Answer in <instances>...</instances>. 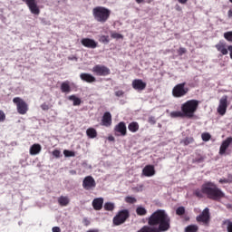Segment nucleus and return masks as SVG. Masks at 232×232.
I'll list each match as a JSON object with an SVG mask.
<instances>
[{
	"label": "nucleus",
	"instance_id": "obj_1",
	"mask_svg": "<svg viewBox=\"0 0 232 232\" xmlns=\"http://www.w3.org/2000/svg\"><path fill=\"white\" fill-rule=\"evenodd\" d=\"M193 195L197 197V198H204V195H206L209 200L216 201H218L226 197V194L222 192V189L218 188V187L211 181L205 182L201 186V188H196Z\"/></svg>",
	"mask_w": 232,
	"mask_h": 232
},
{
	"label": "nucleus",
	"instance_id": "obj_2",
	"mask_svg": "<svg viewBox=\"0 0 232 232\" xmlns=\"http://www.w3.org/2000/svg\"><path fill=\"white\" fill-rule=\"evenodd\" d=\"M198 104H200L198 100H188L181 104V111L188 119H193L198 110Z\"/></svg>",
	"mask_w": 232,
	"mask_h": 232
},
{
	"label": "nucleus",
	"instance_id": "obj_3",
	"mask_svg": "<svg viewBox=\"0 0 232 232\" xmlns=\"http://www.w3.org/2000/svg\"><path fill=\"white\" fill-rule=\"evenodd\" d=\"M92 15L97 23H106L111 15V11L104 6H96L92 9Z\"/></svg>",
	"mask_w": 232,
	"mask_h": 232
},
{
	"label": "nucleus",
	"instance_id": "obj_4",
	"mask_svg": "<svg viewBox=\"0 0 232 232\" xmlns=\"http://www.w3.org/2000/svg\"><path fill=\"white\" fill-rule=\"evenodd\" d=\"M187 93H189V88L186 87V82L178 83L172 89V95L176 99L186 97Z\"/></svg>",
	"mask_w": 232,
	"mask_h": 232
},
{
	"label": "nucleus",
	"instance_id": "obj_5",
	"mask_svg": "<svg viewBox=\"0 0 232 232\" xmlns=\"http://www.w3.org/2000/svg\"><path fill=\"white\" fill-rule=\"evenodd\" d=\"M130 218V210L122 209L118 211L116 216L112 219V224L114 226H122Z\"/></svg>",
	"mask_w": 232,
	"mask_h": 232
},
{
	"label": "nucleus",
	"instance_id": "obj_6",
	"mask_svg": "<svg viewBox=\"0 0 232 232\" xmlns=\"http://www.w3.org/2000/svg\"><path fill=\"white\" fill-rule=\"evenodd\" d=\"M14 104L16 105V110L20 115H26L28 113V103L20 97L13 99Z\"/></svg>",
	"mask_w": 232,
	"mask_h": 232
},
{
	"label": "nucleus",
	"instance_id": "obj_7",
	"mask_svg": "<svg viewBox=\"0 0 232 232\" xmlns=\"http://www.w3.org/2000/svg\"><path fill=\"white\" fill-rule=\"evenodd\" d=\"M92 73L98 77H106L111 73L110 68L102 64L94 65L92 69Z\"/></svg>",
	"mask_w": 232,
	"mask_h": 232
},
{
	"label": "nucleus",
	"instance_id": "obj_8",
	"mask_svg": "<svg viewBox=\"0 0 232 232\" xmlns=\"http://www.w3.org/2000/svg\"><path fill=\"white\" fill-rule=\"evenodd\" d=\"M82 188L86 191H92L97 188V182L92 176H86L82 180Z\"/></svg>",
	"mask_w": 232,
	"mask_h": 232
},
{
	"label": "nucleus",
	"instance_id": "obj_9",
	"mask_svg": "<svg viewBox=\"0 0 232 232\" xmlns=\"http://www.w3.org/2000/svg\"><path fill=\"white\" fill-rule=\"evenodd\" d=\"M197 222L199 224H204L205 226H208L211 220V215L209 214V208H206L202 213H200L198 216L196 218Z\"/></svg>",
	"mask_w": 232,
	"mask_h": 232
},
{
	"label": "nucleus",
	"instance_id": "obj_10",
	"mask_svg": "<svg viewBox=\"0 0 232 232\" xmlns=\"http://www.w3.org/2000/svg\"><path fill=\"white\" fill-rule=\"evenodd\" d=\"M114 135L116 137H126V135H128V129L126 128V123L124 121H121L115 125Z\"/></svg>",
	"mask_w": 232,
	"mask_h": 232
},
{
	"label": "nucleus",
	"instance_id": "obj_11",
	"mask_svg": "<svg viewBox=\"0 0 232 232\" xmlns=\"http://www.w3.org/2000/svg\"><path fill=\"white\" fill-rule=\"evenodd\" d=\"M227 95H224L219 100V104L218 106L217 111L221 116L226 115V111H227Z\"/></svg>",
	"mask_w": 232,
	"mask_h": 232
},
{
	"label": "nucleus",
	"instance_id": "obj_12",
	"mask_svg": "<svg viewBox=\"0 0 232 232\" xmlns=\"http://www.w3.org/2000/svg\"><path fill=\"white\" fill-rule=\"evenodd\" d=\"M25 5H27L31 14H34V15H39L41 14V10L39 9V6L37 5V2L35 0H22Z\"/></svg>",
	"mask_w": 232,
	"mask_h": 232
},
{
	"label": "nucleus",
	"instance_id": "obj_13",
	"mask_svg": "<svg viewBox=\"0 0 232 232\" xmlns=\"http://www.w3.org/2000/svg\"><path fill=\"white\" fill-rule=\"evenodd\" d=\"M81 44L85 48H91V50H95V48H98L99 46V43L92 38H83L81 40Z\"/></svg>",
	"mask_w": 232,
	"mask_h": 232
},
{
	"label": "nucleus",
	"instance_id": "obj_14",
	"mask_svg": "<svg viewBox=\"0 0 232 232\" xmlns=\"http://www.w3.org/2000/svg\"><path fill=\"white\" fill-rule=\"evenodd\" d=\"M146 82L140 79H135L132 81V88L137 92H143V90H146Z\"/></svg>",
	"mask_w": 232,
	"mask_h": 232
},
{
	"label": "nucleus",
	"instance_id": "obj_15",
	"mask_svg": "<svg viewBox=\"0 0 232 232\" xmlns=\"http://www.w3.org/2000/svg\"><path fill=\"white\" fill-rule=\"evenodd\" d=\"M231 144H232V137H228L225 140H223L219 148V155H226V151H227V148H229Z\"/></svg>",
	"mask_w": 232,
	"mask_h": 232
},
{
	"label": "nucleus",
	"instance_id": "obj_16",
	"mask_svg": "<svg viewBox=\"0 0 232 232\" xmlns=\"http://www.w3.org/2000/svg\"><path fill=\"white\" fill-rule=\"evenodd\" d=\"M111 113H110V111L104 112L102 118V126H105V128H110V126H111Z\"/></svg>",
	"mask_w": 232,
	"mask_h": 232
},
{
	"label": "nucleus",
	"instance_id": "obj_17",
	"mask_svg": "<svg viewBox=\"0 0 232 232\" xmlns=\"http://www.w3.org/2000/svg\"><path fill=\"white\" fill-rule=\"evenodd\" d=\"M80 79L83 81V82H88L89 84H92V82H96L97 79L95 76L88 73V72H82L80 74Z\"/></svg>",
	"mask_w": 232,
	"mask_h": 232
},
{
	"label": "nucleus",
	"instance_id": "obj_18",
	"mask_svg": "<svg viewBox=\"0 0 232 232\" xmlns=\"http://www.w3.org/2000/svg\"><path fill=\"white\" fill-rule=\"evenodd\" d=\"M216 50L221 53V55H227L229 53V50L227 49L226 43L219 42L215 45Z\"/></svg>",
	"mask_w": 232,
	"mask_h": 232
},
{
	"label": "nucleus",
	"instance_id": "obj_19",
	"mask_svg": "<svg viewBox=\"0 0 232 232\" xmlns=\"http://www.w3.org/2000/svg\"><path fill=\"white\" fill-rule=\"evenodd\" d=\"M144 177H153L155 175V167L153 165H146L142 169Z\"/></svg>",
	"mask_w": 232,
	"mask_h": 232
},
{
	"label": "nucleus",
	"instance_id": "obj_20",
	"mask_svg": "<svg viewBox=\"0 0 232 232\" xmlns=\"http://www.w3.org/2000/svg\"><path fill=\"white\" fill-rule=\"evenodd\" d=\"M102 204H104V198H96L92 200V208L95 211H101Z\"/></svg>",
	"mask_w": 232,
	"mask_h": 232
},
{
	"label": "nucleus",
	"instance_id": "obj_21",
	"mask_svg": "<svg viewBox=\"0 0 232 232\" xmlns=\"http://www.w3.org/2000/svg\"><path fill=\"white\" fill-rule=\"evenodd\" d=\"M42 150H43V147H41V144L34 143L30 147L29 153L30 155H39Z\"/></svg>",
	"mask_w": 232,
	"mask_h": 232
},
{
	"label": "nucleus",
	"instance_id": "obj_22",
	"mask_svg": "<svg viewBox=\"0 0 232 232\" xmlns=\"http://www.w3.org/2000/svg\"><path fill=\"white\" fill-rule=\"evenodd\" d=\"M61 92L63 93H70V92H72V88L70 87V82L66 81L61 84Z\"/></svg>",
	"mask_w": 232,
	"mask_h": 232
},
{
	"label": "nucleus",
	"instance_id": "obj_23",
	"mask_svg": "<svg viewBox=\"0 0 232 232\" xmlns=\"http://www.w3.org/2000/svg\"><path fill=\"white\" fill-rule=\"evenodd\" d=\"M58 204H60L62 208H64L68 206V204H70V198L66 196H61L60 198H58Z\"/></svg>",
	"mask_w": 232,
	"mask_h": 232
},
{
	"label": "nucleus",
	"instance_id": "obj_24",
	"mask_svg": "<svg viewBox=\"0 0 232 232\" xmlns=\"http://www.w3.org/2000/svg\"><path fill=\"white\" fill-rule=\"evenodd\" d=\"M139 122L132 121L128 125V130L131 131V133H137V130H139Z\"/></svg>",
	"mask_w": 232,
	"mask_h": 232
},
{
	"label": "nucleus",
	"instance_id": "obj_25",
	"mask_svg": "<svg viewBox=\"0 0 232 232\" xmlns=\"http://www.w3.org/2000/svg\"><path fill=\"white\" fill-rule=\"evenodd\" d=\"M86 135L89 137V139H95L97 137V130L89 128L86 130Z\"/></svg>",
	"mask_w": 232,
	"mask_h": 232
},
{
	"label": "nucleus",
	"instance_id": "obj_26",
	"mask_svg": "<svg viewBox=\"0 0 232 232\" xmlns=\"http://www.w3.org/2000/svg\"><path fill=\"white\" fill-rule=\"evenodd\" d=\"M170 117L172 119H177V118H182V117H186V114H184V112L181 111H171L170 112Z\"/></svg>",
	"mask_w": 232,
	"mask_h": 232
},
{
	"label": "nucleus",
	"instance_id": "obj_27",
	"mask_svg": "<svg viewBox=\"0 0 232 232\" xmlns=\"http://www.w3.org/2000/svg\"><path fill=\"white\" fill-rule=\"evenodd\" d=\"M193 142H195V139H193V137H187L180 141V144H183L184 146H188V144H193Z\"/></svg>",
	"mask_w": 232,
	"mask_h": 232
},
{
	"label": "nucleus",
	"instance_id": "obj_28",
	"mask_svg": "<svg viewBox=\"0 0 232 232\" xmlns=\"http://www.w3.org/2000/svg\"><path fill=\"white\" fill-rule=\"evenodd\" d=\"M136 213L139 217H144L145 215L148 214V210H146L144 207H138L136 208Z\"/></svg>",
	"mask_w": 232,
	"mask_h": 232
},
{
	"label": "nucleus",
	"instance_id": "obj_29",
	"mask_svg": "<svg viewBox=\"0 0 232 232\" xmlns=\"http://www.w3.org/2000/svg\"><path fill=\"white\" fill-rule=\"evenodd\" d=\"M69 101L73 102V106H81V100L77 98L75 95L69 96Z\"/></svg>",
	"mask_w": 232,
	"mask_h": 232
},
{
	"label": "nucleus",
	"instance_id": "obj_30",
	"mask_svg": "<svg viewBox=\"0 0 232 232\" xmlns=\"http://www.w3.org/2000/svg\"><path fill=\"white\" fill-rule=\"evenodd\" d=\"M198 226L197 225H189L185 228V232H198Z\"/></svg>",
	"mask_w": 232,
	"mask_h": 232
},
{
	"label": "nucleus",
	"instance_id": "obj_31",
	"mask_svg": "<svg viewBox=\"0 0 232 232\" xmlns=\"http://www.w3.org/2000/svg\"><path fill=\"white\" fill-rule=\"evenodd\" d=\"M104 209L105 211H113V209H115V204L111 202H106L104 204Z\"/></svg>",
	"mask_w": 232,
	"mask_h": 232
},
{
	"label": "nucleus",
	"instance_id": "obj_32",
	"mask_svg": "<svg viewBox=\"0 0 232 232\" xmlns=\"http://www.w3.org/2000/svg\"><path fill=\"white\" fill-rule=\"evenodd\" d=\"M201 139L204 142L211 140V134L209 132H205L201 134Z\"/></svg>",
	"mask_w": 232,
	"mask_h": 232
},
{
	"label": "nucleus",
	"instance_id": "obj_33",
	"mask_svg": "<svg viewBox=\"0 0 232 232\" xmlns=\"http://www.w3.org/2000/svg\"><path fill=\"white\" fill-rule=\"evenodd\" d=\"M223 225L227 226V232H232V222L229 219L223 221Z\"/></svg>",
	"mask_w": 232,
	"mask_h": 232
},
{
	"label": "nucleus",
	"instance_id": "obj_34",
	"mask_svg": "<svg viewBox=\"0 0 232 232\" xmlns=\"http://www.w3.org/2000/svg\"><path fill=\"white\" fill-rule=\"evenodd\" d=\"M125 202L127 204H135V202H137V198H135L134 197H131V196H127L125 198Z\"/></svg>",
	"mask_w": 232,
	"mask_h": 232
},
{
	"label": "nucleus",
	"instance_id": "obj_35",
	"mask_svg": "<svg viewBox=\"0 0 232 232\" xmlns=\"http://www.w3.org/2000/svg\"><path fill=\"white\" fill-rule=\"evenodd\" d=\"M186 213V208L184 207H179L176 209V215H179V217H182Z\"/></svg>",
	"mask_w": 232,
	"mask_h": 232
},
{
	"label": "nucleus",
	"instance_id": "obj_36",
	"mask_svg": "<svg viewBox=\"0 0 232 232\" xmlns=\"http://www.w3.org/2000/svg\"><path fill=\"white\" fill-rule=\"evenodd\" d=\"M224 37L227 41H228L229 43H232V31L224 33Z\"/></svg>",
	"mask_w": 232,
	"mask_h": 232
},
{
	"label": "nucleus",
	"instance_id": "obj_37",
	"mask_svg": "<svg viewBox=\"0 0 232 232\" xmlns=\"http://www.w3.org/2000/svg\"><path fill=\"white\" fill-rule=\"evenodd\" d=\"M63 155L64 157H74L75 156V152L72 151V150H63Z\"/></svg>",
	"mask_w": 232,
	"mask_h": 232
},
{
	"label": "nucleus",
	"instance_id": "obj_38",
	"mask_svg": "<svg viewBox=\"0 0 232 232\" xmlns=\"http://www.w3.org/2000/svg\"><path fill=\"white\" fill-rule=\"evenodd\" d=\"M101 43H105L106 44H108V43H110V36L108 35H102L100 38Z\"/></svg>",
	"mask_w": 232,
	"mask_h": 232
},
{
	"label": "nucleus",
	"instance_id": "obj_39",
	"mask_svg": "<svg viewBox=\"0 0 232 232\" xmlns=\"http://www.w3.org/2000/svg\"><path fill=\"white\" fill-rule=\"evenodd\" d=\"M111 37H112V39H123L124 36L119 33H112Z\"/></svg>",
	"mask_w": 232,
	"mask_h": 232
},
{
	"label": "nucleus",
	"instance_id": "obj_40",
	"mask_svg": "<svg viewBox=\"0 0 232 232\" xmlns=\"http://www.w3.org/2000/svg\"><path fill=\"white\" fill-rule=\"evenodd\" d=\"M148 123L151 125H155L157 124V119H155V117L153 116H150L148 119Z\"/></svg>",
	"mask_w": 232,
	"mask_h": 232
},
{
	"label": "nucleus",
	"instance_id": "obj_41",
	"mask_svg": "<svg viewBox=\"0 0 232 232\" xmlns=\"http://www.w3.org/2000/svg\"><path fill=\"white\" fill-rule=\"evenodd\" d=\"M5 120H6V115L3 111L0 110V122H5Z\"/></svg>",
	"mask_w": 232,
	"mask_h": 232
},
{
	"label": "nucleus",
	"instance_id": "obj_42",
	"mask_svg": "<svg viewBox=\"0 0 232 232\" xmlns=\"http://www.w3.org/2000/svg\"><path fill=\"white\" fill-rule=\"evenodd\" d=\"M186 52H188V50L184 47H180L179 50H178V53L179 55H184V53H186Z\"/></svg>",
	"mask_w": 232,
	"mask_h": 232
},
{
	"label": "nucleus",
	"instance_id": "obj_43",
	"mask_svg": "<svg viewBox=\"0 0 232 232\" xmlns=\"http://www.w3.org/2000/svg\"><path fill=\"white\" fill-rule=\"evenodd\" d=\"M53 157H55L56 159H59V157H61V150H54L53 151Z\"/></svg>",
	"mask_w": 232,
	"mask_h": 232
},
{
	"label": "nucleus",
	"instance_id": "obj_44",
	"mask_svg": "<svg viewBox=\"0 0 232 232\" xmlns=\"http://www.w3.org/2000/svg\"><path fill=\"white\" fill-rule=\"evenodd\" d=\"M41 108H42V110H44V111H48L50 110V106H48V104H46V103H43L41 105Z\"/></svg>",
	"mask_w": 232,
	"mask_h": 232
},
{
	"label": "nucleus",
	"instance_id": "obj_45",
	"mask_svg": "<svg viewBox=\"0 0 232 232\" xmlns=\"http://www.w3.org/2000/svg\"><path fill=\"white\" fill-rule=\"evenodd\" d=\"M116 97H122L124 95L123 91H116L115 92Z\"/></svg>",
	"mask_w": 232,
	"mask_h": 232
},
{
	"label": "nucleus",
	"instance_id": "obj_46",
	"mask_svg": "<svg viewBox=\"0 0 232 232\" xmlns=\"http://www.w3.org/2000/svg\"><path fill=\"white\" fill-rule=\"evenodd\" d=\"M82 224L86 227L90 226V220L87 218L82 219Z\"/></svg>",
	"mask_w": 232,
	"mask_h": 232
},
{
	"label": "nucleus",
	"instance_id": "obj_47",
	"mask_svg": "<svg viewBox=\"0 0 232 232\" xmlns=\"http://www.w3.org/2000/svg\"><path fill=\"white\" fill-rule=\"evenodd\" d=\"M219 184H229V182L227 181V179H219Z\"/></svg>",
	"mask_w": 232,
	"mask_h": 232
},
{
	"label": "nucleus",
	"instance_id": "obj_48",
	"mask_svg": "<svg viewBox=\"0 0 232 232\" xmlns=\"http://www.w3.org/2000/svg\"><path fill=\"white\" fill-rule=\"evenodd\" d=\"M53 232H61V227H53Z\"/></svg>",
	"mask_w": 232,
	"mask_h": 232
},
{
	"label": "nucleus",
	"instance_id": "obj_49",
	"mask_svg": "<svg viewBox=\"0 0 232 232\" xmlns=\"http://www.w3.org/2000/svg\"><path fill=\"white\" fill-rule=\"evenodd\" d=\"M227 180L228 181V184H231V182H232V175L231 174H228Z\"/></svg>",
	"mask_w": 232,
	"mask_h": 232
},
{
	"label": "nucleus",
	"instance_id": "obj_50",
	"mask_svg": "<svg viewBox=\"0 0 232 232\" xmlns=\"http://www.w3.org/2000/svg\"><path fill=\"white\" fill-rule=\"evenodd\" d=\"M108 140H110L111 142H113L115 141V138L113 136H109Z\"/></svg>",
	"mask_w": 232,
	"mask_h": 232
},
{
	"label": "nucleus",
	"instance_id": "obj_51",
	"mask_svg": "<svg viewBox=\"0 0 232 232\" xmlns=\"http://www.w3.org/2000/svg\"><path fill=\"white\" fill-rule=\"evenodd\" d=\"M180 5H186L188 3V0H178Z\"/></svg>",
	"mask_w": 232,
	"mask_h": 232
},
{
	"label": "nucleus",
	"instance_id": "obj_52",
	"mask_svg": "<svg viewBox=\"0 0 232 232\" xmlns=\"http://www.w3.org/2000/svg\"><path fill=\"white\" fill-rule=\"evenodd\" d=\"M227 15H228L229 19H232V10L231 9L228 10Z\"/></svg>",
	"mask_w": 232,
	"mask_h": 232
},
{
	"label": "nucleus",
	"instance_id": "obj_53",
	"mask_svg": "<svg viewBox=\"0 0 232 232\" xmlns=\"http://www.w3.org/2000/svg\"><path fill=\"white\" fill-rule=\"evenodd\" d=\"M68 60L69 61H77V58L75 56H72V57L69 56Z\"/></svg>",
	"mask_w": 232,
	"mask_h": 232
},
{
	"label": "nucleus",
	"instance_id": "obj_54",
	"mask_svg": "<svg viewBox=\"0 0 232 232\" xmlns=\"http://www.w3.org/2000/svg\"><path fill=\"white\" fill-rule=\"evenodd\" d=\"M87 232H99V229H97V228L89 229Z\"/></svg>",
	"mask_w": 232,
	"mask_h": 232
},
{
	"label": "nucleus",
	"instance_id": "obj_55",
	"mask_svg": "<svg viewBox=\"0 0 232 232\" xmlns=\"http://www.w3.org/2000/svg\"><path fill=\"white\" fill-rule=\"evenodd\" d=\"M70 173H71V175H77V171H75V170H71Z\"/></svg>",
	"mask_w": 232,
	"mask_h": 232
},
{
	"label": "nucleus",
	"instance_id": "obj_56",
	"mask_svg": "<svg viewBox=\"0 0 232 232\" xmlns=\"http://www.w3.org/2000/svg\"><path fill=\"white\" fill-rule=\"evenodd\" d=\"M136 3H138V5H140V3H144V0H136Z\"/></svg>",
	"mask_w": 232,
	"mask_h": 232
}]
</instances>
